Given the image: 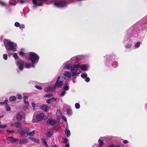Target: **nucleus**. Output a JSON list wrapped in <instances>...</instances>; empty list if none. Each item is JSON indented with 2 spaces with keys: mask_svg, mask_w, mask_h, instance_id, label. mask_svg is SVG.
<instances>
[{
  "mask_svg": "<svg viewBox=\"0 0 147 147\" xmlns=\"http://www.w3.org/2000/svg\"><path fill=\"white\" fill-rule=\"evenodd\" d=\"M7 140L10 141L12 142H15L17 141L16 139L12 137H10L6 138Z\"/></svg>",
  "mask_w": 147,
  "mask_h": 147,
  "instance_id": "obj_16",
  "label": "nucleus"
},
{
  "mask_svg": "<svg viewBox=\"0 0 147 147\" xmlns=\"http://www.w3.org/2000/svg\"><path fill=\"white\" fill-rule=\"evenodd\" d=\"M64 69H67L68 70H69L70 69H71V67H70V65H68L67 63H65V65L64 66Z\"/></svg>",
  "mask_w": 147,
  "mask_h": 147,
  "instance_id": "obj_21",
  "label": "nucleus"
},
{
  "mask_svg": "<svg viewBox=\"0 0 147 147\" xmlns=\"http://www.w3.org/2000/svg\"><path fill=\"white\" fill-rule=\"evenodd\" d=\"M64 132L65 134L67 135V137H69L70 136L71 133L70 130L68 129V126L66 127L64 131Z\"/></svg>",
  "mask_w": 147,
  "mask_h": 147,
  "instance_id": "obj_13",
  "label": "nucleus"
},
{
  "mask_svg": "<svg viewBox=\"0 0 147 147\" xmlns=\"http://www.w3.org/2000/svg\"><path fill=\"white\" fill-rule=\"evenodd\" d=\"M60 78V76H59L58 77L54 88L51 87H49L48 88V89L47 90L45 89V91H51L53 90L54 89H55L56 88H59L61 87L63 85V82L62 81H59Z\"/></svg>",
  "mask_w": 147,
  "mask_h": 147,
  "instance_id": "obj_6",
  "label": "nucleus"
},
{
  "mask_svg": "<svg viewBox=\"0 0 147 147\" xmlns=\"http://www.w3.org/2000/svg\"><path fill=\"white\" fill-rule=\"evenodd\" d=\"M69 86H68L67 85H66L64 86V89L65 90H69Z\"/></svg>",
  "mask_w": 147,
  "mask_h": 147,
  "instance_id": "obj_35",
  "label": "nucleus"
},
{
  "mask_svg": "<svg viewBox=\"0 0 147 147\" xmlns=\"http://www.w3.org/2000/svg\"><path fill=\"white\" fill-rule=\"evenodd\" d=\"M17 119L18 120H20L22 118V116L21 114H18L16 116Z\"/></svg>",
  "mask_w": 147,
  "mask_h": 147,
  "instance_id": "obj_22",
  "label": "nucleus"
},
{
  "mask_svg": "<svg viewBox=\"0 0 147 147\" xmlns=\"http://www.w3.org/2000/svg\"><path fill=\"white\" fill-rule=\"evenodd\" d=\"M68 4L65 1H61L55 3L54 5L58 7L62 8L66 6Z\"/></svg>",
  "mask_w": 147,
  "mask_h": 147,
  "instance_id": "obj_7",
  "label": "nucleus"
},
{
  "mask_svg": "<svg viewBox=\"0 0 147 147\" xmlns=\"http://www.w3.org/2000/svg\"><path fill=\"white\" fill-rule=\"evenodd\" d=\"M13 57L15 59H18V55L16 53H14L13 54Z\"/></svg>",
  "mask_w": 147,
  "mask_h": 147,
  "instance_id": "obj_34",
  "label": "nucleus"
},
{
  "mask_svg": "<svg viewBox=\"0 0 147 147\" xmlns=\"http://www.w3.org/2000/svg\"><path fill=\"white\" fill-rule=\"evenodd\" d=\"M28 56V60L31 61L32 64H27L26 63L25 65L27 68H30L31 67H34L35 66L34 65L38 62L39 59V56L34 53H30L29 54Z\"/></svg>",
  "mask_w": 147,
  "mask_h": 147,
  "instance_id": "obj_1",
  "label": "nucleus"
},
{
  "mask_svg": "<svg viewBox=\"0 0 147 147\" xmlns=\"http://www.w3.org/2000/svg\"><path fill=\"white\" fill-rule=\"evenodd\" d=\"M5 108L7 111H10L11 110L10 107L9 105H7L6 106Z\"/></svg>",
  "mask_w": 147,
  "mask_h": 147,
  "instance_id": "obj_31",
  "label": "nucleus"
},
{
  "mask_svg": "<svg viewBox=\"0 0 147 147\" xmlns=\"http://www.w3.org/2000/svg\"><path fill=\"white\" fill-rule=\"evenodd\" d=\"M7 125L6 124L1 125L0 124V128L3 129L6 127Z\"/></svg>",
  "mask_w": 147,
  "mask_h": 147,
  "instance_id": "obj_27",
  "label": "nucleus"
},
{
  "mask_svg": "<svg viewBox=\"0 0 147 147\" xmlns=\"http://www.w3.org/2000/svg\"><path fill=\"white\" fill-rule=\"evenodd\" d=\"M42 5V3H37V5L38 6H40Z\"/></svg>",
  "mask_w": 147,
  "mask_h": 147,
  "instance_id": "obj_52",
  "label": "nucleus"
},
{
  "mask_svg": "<svg viewBox=\"0 0 147 147\" xmlns=\"http://www.w3.org/2000/svg\"><path fill=\"white\" fill-rule=\"evenodd\" d=\"M0 4L2 6H5L6 5V4L1 1H0Z\"/></svg>",
  "mask_w": 147,
  "mask_h": 147,
  "instance_id": "obj_39",
  "label": "nucleus"
},
{
  "mask_svg": "<svg viewBox=\"0 0 147 147\" xmlns=\"http://www.w3.org/2000/svg\"><path fill=\"white\" fill-rule=\"evenodd\" d=\"M41 141H42V142L45 145H46V144H47V143H46V141L45 140V139H44V138H42L41 139Z\"/></svg>",
  "mask_w": 147,
  "mask_h": 147,
  "instance_id": "obj_42",
  "label": "nucleus"
},
{
  "mask_svg": "<svg viewBox=\"0 0 147 147\" xmlns=\"http://www.w3.org/2000/svg\"><path fill=\"white\" fill-rule=\"evenodd\" d=\"M28 142V140L27 139H20L19 140V143L20 144H25Z\"/></svg>",
  "mask_w": 147,
  "mask_h": 147,
  "instance_id": "obj_15",
  "label": "nucleus"
},
{
  "mask_svg": "<svg viewBox=\"0 0 147 147\" xmlns=\"http://www.w3.org/2000/svg\"><path fill=\"white\" fill-rule=\"evenodd\" d=\"M78 57L77 56H76L71 58V60H75L76 61L78 60Z\"/></svg>",
  "mask_w": 147,
  "mask_h": 147,
  "instance_id": "obj_32",
  "label": "nucleus"
},
{
  "mask_svg": "<svg viewBox=\"0 0 147 147\" xmlns=\"http://www.w3.org/2000/svg\"><path fill=\"white\" fill-rule=\"evenodd\" d=\"M15 125L17 128L20 127H21V124L18 122H16L15 123Z\"/></svg>",
  "mask_w": 147,
  "mask_h": 147,
  "instance_id": "obj_23",
  "label": "nucleus"
},
{
  "mask_svg": "<svg viewBox=\"0 0 147 147\" xmlns=\"http://www.w3.org/2000/svg\"><path fill=\"white\" fill-rule=\"evenodd\" d=\"M16 63L17 65L20 70H22L23 69L24 63V61L22 60H19L16 62Z\"/></svg>",
  "mask_w": 147,
  "mask_h": 147,
  "instance_id": "obj_8",
  "label": "nucleus"
},
{
  "mask_svg": "<svg viewBox=\"0 0 147 147\" xmlns=\"http://www.w3.org/2000/svg\"><path fill=\"white\" fill-rule=\"evenodd\" d=\"M47 0H38V1H44L46 3L47 1ZM46 4H48V3H46Z\"/></svg>",
  "mask_w": 147,
  "mask_h": 147,
  "instance_id": "obj_55",
  "label": "nucleus"
},
{
  "mask_svg": "<svg viewBox=\"0 0 147 147\" xmlns=\"http://www.w3.org/2000/svg\"><path fill=\"white\" fill-rule=\"evenodd\" d=\"M29 139L31 141H33L36 143H39V140H37L36 138L33 137H30Z\"/></svg>",
  "mask_w": 147,
  "mask_h": 147,
  "instance_id": "obj_18",
  "label": "nucleus"
},
{
  "mask_svg": "<svg viewBox=\"0 0 147 147\" xmlns=\"http://www.w3.org/2000/svg\"><path fill=\"white\" fill-rule=\"evenodd\" d=\"M63 74L65 78L66 77L68 78H70L71 76L70 72L68 71H64L63 73Z\"/></svg>",
  "mask_w": 147,
  "mask_h": 147,
  "instance_id": "obj_12",
  "label": "nucleus"
},
{
  "mask_svg": "<svg viewBox=\"0 0 147 147\" xmlns=\"http://www.w3.org/2000/svg\"><path fill=\"white\" fill-rule=\"evenodd\" d=\"M80 67V64H74L71 67V71L72 76H77L82 73L81 70L79 69Z\"/></svg>",
  "mask_w": 147,
  "mask_h": 147,
  "instance_id": "obj_4",
  "label": "nucleus"
},
{
  "mask_svg": "<svg viewBox=\"0 0 147 147\" xmlns=\"http://www.w3.org/2000/svg\"><path fill=\"white\" fill-rule=\"evenodd\" d=\"M115 144H112L111 145H110L109 146V147H115Z\"/></svg>",
  "mask_w": 147,
  "mask_h": 147,
  "instance_id": "obj_61",
  "label": "nucleus"
},
{
  "mask_svg": "<svg viewBox=\"0 0 147 147\" xmlns=\"http://www.w3.org/2000/svg\"><path fill=\"white\" fill-rule=\"evenodd\" d=\"M7 131L8 132H9V133H13L15 132V131H12V130H7Z\"/></svg>",
  "mask_w": 147,
  "mask_h": 147,
  "instance_id": "obj_51",
  "label": "nucleus"
},
{
  "mask_svg": "<svg viewBox=\"0 0 147 147\" xmlns=\"http://www.w3.org/2000/svg\"><path fill=\"white\" fill-rule=\"evenodd\" d=\"M85 81L87 82H88L90 81V79L89 78L86 77L85 79Z\"/></svg>",
  "mask_w": 147,
  "mask_h": 147,
  "instance_id": "obj_46",
  "label": "nucleus"
},
{
  "mask_svg": "<svg viewBox=\"0 0 147 147\" xmlns=\"http://www.w3.org/2000/svg\"><path fill=\"white\" fill-rule=\"evenodd\" d=\"M131 44H128L126 45L125 47L127 48H130L131 47Z\"/></svg>",
  "mask_w": 147,
  "mask_h": 147,
  "instance_id": "obj_44",
  "label": "nucleus"
},
{
  "mask_svg": "<svg viewBox=\"0 0 147 147\" xmlns=\"http://www.w3.org/2000/svg\"><path fill=\"white\" fill-rule=\"evenodd\" d=\"M67 112L69 115H71L72 114V111L70 109H67Z\"/></svg>",
  "mask_w": 147,
  "mask_h": 147,
  "instance_id": "obj_28",
  "label": "nucleus"
},
{
  "mask_svg": "<svg viewBox=\"0 0 147 147\" xmlns=\"http://www.w3.org/2000/svg\"><path fill=\"white\" fill-rule=\"evenodd\" d=\"M140 42H138L135 45V46L136 48H138L139 47L140 45Z\"/></svg>",
  "mask_w": 147,
  "mask_h": 147,
  "instance_id": "obj_38",
  "label": "nucleus"
},
{
  "mask_svg": "<svg viewBox=\"0 0 147 147\" xmlns=\"http://www.w3.org/2000/svg\"><path fill=\"white\" fill-rule=\"evenodd\" d=\"M66 94V91L64 90L60 94V96H64Z\"/></svg>",
  "mask_w": 147,
  "mask_h": 147,
  "instance_id": "obj_37",
  "label": "nucleus"
},
{
  "mask_svg": "<svg viewBox=\"0 0 147 147\" xmlns=\"http://www.w3.org/2000/svg\"><path fill=\"white\" fill-rule=\"evenodd\" d=\"M68 140L67 138H65L63 139V142L64 143L66 144L67 143H68L67 142Z\"/></svg>",
  "mask_w": 147,
  "mask_h": 147,
  "instance_id": "obj_43",
  "label": "nucleus"
},
{
  "mask_svg": "<svg viewBox=\"0 0 147 147\" xmlns=\"http://www.w3.org/2000/svg\"><path fill=\"white\" fill-rule=\"evenodd\" d=\"M3 104H4L3 102H0V104H1V105Z\"/></svg>",
  "mask_w": 147,
  "mask_h": 147,
  "instance_id": "obj_63",
  "label": "nucleus"
},
{
  "mask_svg": "<svg viewBox=\"0 0 147 147\" xmlns=\"http://www.w3.org/2000/svg\"><path fill=\"white\" fill-rule=\"evenodd\" d=\"M31 131L30 129L27 127L21 128L18 130V131L22 135H24L26 134L28 136H34L35 133V130H34L32 131Z\"/></svg>",
  "mask_w": 147,
  "mask_h": 147,
  "instance_id": "obj_3",
  "label": "nucleus"
},
{
  "mask_svg": "<svg viewBox=\"0 0 147 147\" xmlns=\"http://www.w3.org/2000/svg\"><path fill=\"white\" fill-rule=\"evenodd\" d=\"M39 108L45 111H48L49 109V107L45 105H43L40 106Z\"/></svg>",
  "mask_w": 147,
  "mask_h": 147,
  "instance_id": "obj_10",
  "label": "nucleus"
},
{
  "mask_svg": "<svg viewBox=\"0 0 147 147\" xmlns=\"http://www.w3.org/2000/svg\"><path fill=\"white\" fill-rule=\"evenodd\" d=\"M17 2L22 3L24 2V1L23 0H17Z\"/></svg>",
  "mask_w": 147,
  "mask_h": 147,
  "instance_id": "obj_47",
  "label": "nucleus"
},
{
  "mask_svg": "<svg viewBox=\"0 0 147 147\" xmlns=\"http://www.w3.org/2000/svg\"><path fill=\"white\" fill-rule=\"evenodd\" d=\"M35 117L36 118V120L40 121L42 119H45L46 118V116L42 113L37 114L35 112L34 114L32 120V121L34 122H36V120L34 119Z\"/></svg>",
  "mask_w": 147,
  "mask_h": 147,
  "instance_id": "obj_5",
  "label": "nucleus"
},
{
  "mask_svg": "<svg viewBox=\"0 0 147 147\" xmlns=\"http://www.w3.org/2000/svg\"><path fill=\"white\" fill-rule=\"evenodd\" d=\"M24 51L23 49H21L20 51H19V53L20 55L23 56L24 55Z\"/></svg>",
  "mask_w": 147,
  "mask_h": 147,
  "instance_id": "obj_24",
  "label": "nucleus"
},
{
  "mask_svg": "<svg viewBox=\"0 0 147 147\" xmlns=\"http://www.w3.org/2000/svg\"><path fill=\"white\" fill-rule=\"evenodd\" d=\"M75 107L77 109H79L80 107V105L78 103H76L75 104Z\"/></svg>",
  "mask_w": 147,
  "mask_h": 147,
  "instance_id": "obj_30",
  "label": "nucleus"
},
{
  "mask_svg": "<svg viewBox=\"0 0 147 147\" xmlns=\"http://www.w3.org/2000/svg\"><path fill=\"white\" fill-rule=\"evenodd\" d=\"M33 3L35 5L37 3L36 0H33L32 1Z\"/></svg>",
  "mask_w": 147,
  "mask_h": 147,
  "instance_id": "obj_53",
  "label": "nucleus"
},
{
  "mask_svg": "<svg viewBox=\"0 0 147 147\" xmlns=\"http://www.w3.org/2000/svg\"><path fill=\"white\" fill-rule=\"evenodd\" d=\"M123 142L124 144H125L128 143V141L127 140H124L123 141Z\"/></svg>",
  "mask_w": 147,
  "mask_h": 147,
  "instance_id": "obj_60",
  "label": "nucleus"
},
{
  "mask_svg": "<svg viewBox=\"0 0 147 147\" xmlns=\"http://www.w3.org/2000/svg\"><path fill=\"white\" fill-rule=\"evenodd\" d=\"M53 134V132L52 130H49L47 131L46 134V136L50 138Z\"/></svg>",
  "mask_w": 147,
  "mask_h": 147,
  "instance_id": "obj_14",
  "label": "nucleus"
},
{
  "mask_svg": "<svg viewBox=\"0 0 147 147\" xmlns=\"http://www.w3.org/2000/svg\"><path fill=\"white\" fill-rule=\"evenodd\" d=\"M17 2V0H9V3L13 5H15Z\"/></svg>",
  "mask_w": 147,
  "mask_h": 147,
  "instance_id": "obj_19",
  "label": "nucleus"
},
{
  "mask_svg": "<svg viewBox=\"0 0 147 147\" xmlns=\"http://www.w3.org/2000/svg\"><path fill=\"white\" fill-rule=\"evenodd\" d=\"M5 47L7 51L12 50L15 51L17 50V44L10 40L5 39L4 40Z\"/></svg>",
  "mask_w": 147,
  "mask_h": 147,
  "instance_id": "obj_2",
  "label": "nucleus"
},
{
  "mask_svg": "<svg viewBox=\"0 0 147 147\" xmlns=\"http://www.w3.org/2000/svg\"><path fill=\"white\" fill-rule=\"evenodd\" d=\"M47 123L48 125H54L55 124L57 125L59 123L58 122L55 120L53 119H49L47 121Z\"/></svg>",
  "mask_w": 147,
  "mask_h": 147,
  "instance_id": "obj_9",
  "label": "nucleus"
},
{
  "mask_svg": "<svg viewBox=\"0 0 147 147\" xmlns=\"http://www.w3.org/2000/svg\"><path fill=\"white\" fill-rule=\"evenodd\" d=\"M87 76V75L86 74H81V77L82 78H86Z\"/></svg>",
  "mask_w": 147,
  "mask_h": 147,
  "instance_id": "obj_29",
  "label": "nucleus"
},
{
  "mask_svg": "<svg viewBox=\"0 0 147 147\" xmlns=\"http://www.w3.org/2000/svg\"><path fill=\"white\" fill-rule=\"evenodd\" d=\"M32 106L34 108V109L36 107V104L34 102H32Z\"/></svg>",
  "mask_w": 147,
  "mask_h": 147,
  "instance_id": "obj_50",
  "label": "nucleus"
},
{
  "mask_svg": "<svg viewBox=\"0 0 147 147\" xmlns=\"http://www.w3.org/2000/svg\"><path fill=\"white\" fill-rule=\"evenodd\" d=\"M16 100V97L15 96H12L9 98V100L10 102L14 101Z\"/></svg>",
  "mask_w": 147,
  "mask_h": 147,
  "instance_id": "obj_20",
  "label": "nucleus"
},
{
  "mask_svg": "<svg viewBox=\"0 0 147 147\" xmlns=\"http://www.w3.org/2000/svg\"><path fill=\"white\" fill-rule=\"evenodd\" d=\"M51 99V100H52L54 101H56L57 100V99L56 98H52Z\"/></svg>",
  "mask_w": 147,
  "mask_h": 147,
  "instance_id": "obj_54",
  "label": "nucleus"
},
{
  "mask_svg": "<svg viewBox=\"0 0 147 147\" xmlns=\"http://www.w3.org/2000/svg\"><path fill=\"white\" fill-rule=\"evenodd\" d=\"M20 24L18 22H16L14 24L15 26L16 27H19L20 26Z\"/></svg>",
  "mask_w": 147,
  "mask_h": 147,
  "instance_id": "obj_40",
  "label": "nucleus"
},
{
  "mask_svg": "<svg viewBox=\"0 0 147 147\" xmlns=\"http://www.w3.org/2000/svg\"><path fill=\"white\" fill-rule=\"evenodd\" d=\"M23 109L24 110L26 111L28 109V107L27 106H24L23 107Z\"/></svg>",
  "mask_w": 147,
  "mask_h": 147,
  "instance_id": "obj_49",
  "label": "nucleus"
},
{
  "mask_svg": "<svg viewBox=\"0 0 147 147\" xmlns=\"http://www.w3.org/2000/svg\"><path fill=\"white\" fill-rule=\"evenodd\" d=\"M88 66L86 64L81 65L80 64V67L81 70L86 71L88 69Z\"/></svg>",
  "mask_w": 147,
  "mask_h": 147,
  "instance_id": "obj_11",
  "label": "nucleus"
},
{
  "mask_svg": "<svg viewBox=\"0 0 147 147\" xmlns=\"http://www.w3.org/2000/svg\"><path fill=\"white\" fill-rule=\"evenodd\" d=\"M62 118L65 121H67V119L65 117L62 116Z\"/></svg>",
  "mask_w": 147,
  "mask_h": 147,
  "instance_id": "obj_48",
  "label": "nucleus"
},
{
  "mask_svg": "<svg viewBox=\"0 0 147 147\" xmlns=\"http://www.w3.org/2000/svg\"><path fill=\"white\" fill-rule=\"evenodd\" d=\"M28 98V96H24L23 97V99L24 100H26V99H27Z\"/></svg>",
  "mask_w": 147,
  "mask_h": 147,
  "instance_id": "obj_58",
  "label": "nucleus"
},
{
  "mask_svg": "<svg viewBox=\"0 0 147 147\" xmlns=\"http://www.w3.org/2000/svg\"><path fill=\"white\" fill-rule=\"evenodd\" d=\"M16 96L18 99L21 100L22 98V96L21 94H17Z\"/></svg>",
  "mask_w": 147,
  "mask_h": 147,
  "instance_id": "obj_26",
  "label": "nucleus"
},
{
  "mask_svg": "<svg viewBox=\"0 0 147 147\" xmlns=\"http://www.w3.org/2000/svg\"><path fill=\"white\" fill-rule=\"evenodd\" d=\"M35 87L38 90H41L42 89V87L40 86L36 85Z\"/></svg>",
  "mask_w": 147,
  "mask_h": 147,
  "instance_id": "obj_36",
  "label": "nucleus"
},
{
  "mask_svg": "<svg viewBox=\"0 0 147 147\" xmlns=\"http://www.w3.org/2000/svg\"><path fill=\"white\" fill-rule=\"evenodd\" d=\"M65 147H69V144L68 143H67L66 144Z\"/></svg>",
  "mask_w": 147,
  "mask_h": 147,
  "instance_id": "obj_59",
  "label": "nucleus"
},
{
  "mask_svg": "<svg viewBox=\"0 0 147 147\" xmlns=\"http://www.w3.org/2000/svg\"><path fill=\"white\" fill-rule=\"evenodd\" d=\"M56 116L58 119H60L62 115V113L59 109H58L56 112Z\"/></svg>",
  "mask_w": 147,
  "mask_h": 147,
  "instance_id": "obj_17",
  "label": "nucleus"
},
{
  "mask_svg": "<svg viewBox=\"0 0 147 147\" xmlns=\"http://www.w3.org/2000/svg\"><path fill=\"white\" fill-rule=\"evenodd\" d=\"M23 100L24 102L26 104H28L29 103V102L28 101H26V100L23 99Z\"/></svg>",
  "mask_w": 147,
  "mask_h": 147,
  "instance_id": "obj_57",
  "label": "nucleus"
},
{
  "mask_svg": "<svg viewBox=\"0 0 147 147\" xmlns=\"http://www.w3.org/2000/svg\"><path fill=\"white\" fill-rule=\"evenodd\" d=\"M8 100H5L3 102L4 104H7V102Z\"/></svg>",
  "mask_w": 147,
  "mask_h": 147,
  "instance_id": "obj_62",
  "label": "nucleus"
},
{
  "mask_svg": "<svg viewBox=\"0 0 147 147\" xmlns=\"http://www.w3.org/2000/svg\"><path fill=\"white\" fill-rule=\"evenodd\" d=\"M53 96V94H46L44 95V97H45L50 98Z\"/></svg>",
  "mask_w": 147,
  "mask_h": 147,
  "instance_id": "obj_25",
  "label": "nucleus"
},
{
  "mask_svg": "<svg viewBox=\"0 0 147 147\" xmlns=\"http://www.w3.org/2000/svg\"><path fill=\"white\" fill-rule=\"evenodd\" d=\"M51 100V99H48L47 101H46V102L47 103H50V101Z\"/></svg>",
  "mask_w": 147,
  "mask_h": 147,
  "instance_id": "obj_56",
  "label": "nucleus"
},
{
  "mask_svg": "<svg viewBox=\"0 0 147 147\" xmlns=\"http://www.w3.org/2000/svg\"><path fill=\"white\" fill-rule=\"evenodd\" d=\"M3 58L5 60H6L7 59V56L6 54H4L3 55Z\"/></svg>",
  "mask_w": 147,
  "mask_h": 147,
  "instance_id": "obj_41",
  "label": "nucleus"
},
{
  "mask_svg": "<svg viewBox=\"0 0 147 147\" xmlns=\"http://www.w3.org/2000/svg\"><path fill=\"white\" fill-rule=\"evenodd\" d=\"M98 142L99 143V144L100 146H102L103 144V141L100 139H99L98 140Z\"/></svg>",
  "mask_w": 147,
  "mask_h": 147,
  "instance_id": "obj_33",
  "label": "nucleus"
},
{
  "mask_svg": "<svg viewBox=\"0 0 147 147\" xmlns=\"http://www.w3.org/2000/svg\"><path fill=\"white\" fill-rule=\"evenodd\" d=\"M24 24H22L21 25H20V26H19L20 28L21 29H23L24 28Z\"/></svg>",
  "mask_w": 147,
  "mask_h": 147,
  "instance_id": "obj_45",
  "label": "nucleus"
},
{
  "mask_svg": "<svg viewBox=\"0 0 147 147\" xmlns=\"http://www.w3.org/2000/svg\"><path fill=\"white\" fill-rule=\"evenodd\" d=\"M115 147H120L119 146H116L115 145Z\"/></svg>",
  "mask_w": 147,
  "mask_h": 147,
  "instance_id": "obj_64",
  "label": "nucleus"
}]
</instances>
